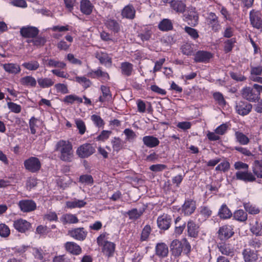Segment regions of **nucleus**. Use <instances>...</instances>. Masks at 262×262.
I'll use <instances>...</instances> for the list:
<instances>
[{
    "mask_svg": "<svg viewBox=\"0 0 262 262\" xmlns=\"http://www.w3.org/2000/svg\"><path fill=\"white\" fill-rule=\"evenodd\" d=\"M253 173L248 171H237L235 173L237 180L244 182H252L256 181V177L262 179V160H255L252 164Z\"/></svg>",
    "mask_w": 262,
    "mask_h": 262,
    "instance_id": "f257e3e1",
    "label": "nucleus"
},
{
    "mask_svg": "<svg viewBox=\"0 0 262 262\" xmlns=\"http://www.w3.org/2000/svg\"><path fill=\"white\" fill-rule=\"evenodd\" d=\"M55 151L58 153V157L62 161L70 162L74 158L73 146L68 140L58 141L55 144Z\"/></svg>",
    "mask_w": 262,
    "mask_h": 262,
    "instance_id": "f03ea898",
    "label": "nucleus"
},
{
    "mask_svg": "<svg viewBox=\"0 0 262 262\" xmlns=\"http://www.w3.org/2000/svg\"><path fill=\"white\" fill-rule=\"evenodd\" d=\"M107 234L104 233L101 234L97 238V243L100 246H102L103 253L108 257H111L115 250V244L114 243L108 242L106 237Z\"/></svg>",
    "mask_w": 262,
    "mask_h": 262,
    "instance_id": "7ed1b4c3",
    "label": "nucleus"
},
{
    "mask_svg": "<svg viewBox=\"0 0 262 262\" xmlns=\"http://www.w3.org/2000/svg\"><path fill=\"white\" fill-rule=\"evenodd\" d=\"M25 168L31 172H36L41 168V163L39 160L34 157H31L24 161Z\"/></svg>",
    "mask_w": 262,
    "mask_h": 262,
    "instance_id": "20e7f679",
    "label": "nucleus"
},
{
    "mask_svg": "<svg viewBox=\"0 0 262 262\" xmlns=\"http://www.w3.org/2000/svg\"><path fill=\"white\" fill-rule=\"evenodd\" d=\"M249 18L251 24L254 28L262 30V14L260 11L252 10L250 12Z\"/></svg>",
    "mask_w": 262,
    "mask_h": 262,
    "instance_id": "39448f33",
    "label": "nucleus"
},
{
    "mask_svg": "<svg viewBox=\"0 0 262 262\" xmlns=\"http://www.w3.org/2000/svg\"><path fill=\"white\" fill-rule=\"evenodd\" d=\"M95 151V148L91 144L86 143L78 147L76 154L81 158H86L93 154Z\"/></svg>",
    "mask_w": 262,
    "mask_h": 262,
    "instance_id": "423d86ee",
    "label": "nucleus"
},
{
    "mask_svg": "<svg viewBox=\"0 0 262 262\" xmlns=\"http://www.w3.org/2000/svg\"><path fill=\"white\" fill-rule=\"evenodd\" d=\"M252 107V105L246 101L242 100L236 101V112L241 116L248 115L251 112Z\"/></svg>",
    "mask_w": 262,
    "mask_h": 262,
    "instance_id": "0eeeda50",
    "label": "nucleus"
},
{
    "mask_svg": "<svg viewBox=\"0 0 262 262\" xmlns=\"http://www.w3.org/2000/svg\"><path fill=\"white\" fill-rule=\"evenodd\" d=\"M88 232L83 227L76 228L69 230L68 235L74 239L82 241L87 236Z\"/></svg>",
    "mask_w": 262,
    "mask_h": 262,
    "instance_id": "6e6552de",
    "label": "nucleus"
},
{
    "mask_svg": "<svg viewBox=\"0 0 262 262\" xmlns=\"http://www.w3.org/2000/svg\"><path fill=\"white\" fill-rule=\"evenodd\" d=\"M242 95L244 98L251 102H254L258 98V93L250 87L243 89Z\"/></svg>",
    "mask_w": 262,
    "mask_h": 262,
    "instance_id": "1a4fd4ad",
    "label": "nucleus"
},
{
    "mask_svg": "<svg viewBox=\"0 0 262 262\" xmlns=\"http://www.w3.org/2000/svg\"><path fill=\"white\" fill-rule=\"evenodd\" d=\"M18 206L24 212H28L34 210L36 208V204L31 200H23L18 203Z\"/></svg>",
    "mask_w": 262,
    "mask_h": 262,
    "instance_id": "9d476101",
    "label": "nucleus"
},
{
    "mask_svg": "<svg viewBox=\"0 0 262 262\" xmlns=\"http://www.w3.org/2000/svg\"><path fill=\"white\" fill-rule=\"evenodd\" d=\"M38 33V29L32 26L23 27L20 30L21 35L25 38H34Z\"/></svg>",
    "mask_w": 262,
    "mask_h": 262,
    "instance_id": "9b49d317",
    "label": "nucleus"
},
{
    "mask_svg": "<svg viewBox=\"0 0 262 262\" xmlns=\"http://www.w3.org/2000/svg\"><path fill=\"white\" fill-rule=\"evenodd\" d=\"M14 228L19 232L25 233L31 227V224L25 220L21 219L13 221Z\"/></svg>",
    "mask_w": 262,
    "mask_h": 262,
    "instance_id": "f8f14e48",
    "label": "nucleus"
},
{
    "mask_svg": "<svg viewBox=\"0 0 262 262\" xmlns=\"http://www.w3.org/2000/svg\"><path fill=\"white\" fill-rule=\"evenodd\" d=\"M184 20L187 21L188 25L191 26H195L198 23V15L195 11V8H191L189 9L187 14L184 15Z\"/></svg>",
    "mask_w": 262,
    "mask_h": 262,
    "instance_id": "ddd939ff",
    "label": "nucleus"
},
{
    "mask_svg": "<svg viewBox=\"0 0 262 262\" xmlns=\"http://www.w3.org/2000/svg\"><path fill=\"white\" fill-rule=\"evenodd\" d=\"M213 57V55L209 52L199 51L196 53L194 60L196 62H208Z\"/></svg>",
    "mask_w": 262,
    "mask_h": 262,
    "instance_id": "4468645a",
    "label": "nucleus"
},
{
    "mask_svg": "<svg viewBox=\"0 0 262 262\" xmlns=\"http://www.w3.org/2000/svg\"><path fill=\"white\" fill-rule=\"evenodd\" d=\"M218 233L219 236L221 239L224 240L228 239L234 234L233 227L229 225H224L220 228Z\"/></svg>",
    "mask_w": 262,
    "mask_h": 262,
    "instance_id": "2eb2a0df",
    "label": "nucleus"
},
{
    "mask_svg": "<svg viewBox=\"0 0 262 262\" xmlns=\"http://www.w3.org/2000/svg\"><path fill=\"white\" fill-rule=\"evenodd\" d=\"M171 222V218L167 214H163L158 217L157 224L158 227L163 230L168 229Z\"/></svg>",
    "mask_w": 262,
    "mask_h": 262,
    "instance_id": "dca6fc26",
    "label": "nucleus"
},
{
    "mask_svg": "<svg viewBox=\"0 0 262 262\" xmlns=\"http://www.w3.org/2000/svg\"><path fill=\"white\" fill-rule=\"evenodd\" d=\"M208 25L214 31H217L220 29V25L218 20V17L214 13L210 12L207 18Z\"/></svg>",
    "mask_w": 262,
    "mask_h": 262,
    "instance_id": "f3484780",
    "label": "nucleus"
},
{
    "mask_svg": "<svg viewBox=\"0 0 262 262\" xmlns=\"http://www.w3.org/2000/svg\"><path fill=\"white\" fill-rule=\"evenodd\" d=\"M3 67L6 72L12 75L18 74L21 71L20 66L17 63H5L3 64Z\"/></svg>",
    "mask_w": 262,
    "mask_h": 262,
    "instance_id": "a211bd4d",
    "label": "nucleus"
},
{
    "mask_svg": "<svg viewBox=\"0 0 262 262\" xmlns=\"http://www.w3.org/2000/svg\"><path fill=\"white\" fill-rule=\"evenodd\" d=\"M64 248L67 251L73 255H79L82 251L80 247L76 243L73 242H67L64 244Z\"/></svg>",
    "mask_w": 262,
    "mask_h": 262,
    "instance_id": "6ab92c4d",
    "label": "nucleus"
},
{
    "mask_svg": "<svg viewBox=\"0 0 262 262\" xmlns=\"http://www.w3.org/2000/svg\"><path fill=\"white\" fill-rule=\"evenodd\" d=\"M196 208L195 202L191 200L186 201L182 206V211L185 215L191 214Z\"/></svg>",
    "mask_w": 262,
    "mask_h": 262,
    "instance_id": "aec40b11",
    "label": "nucleus"
},
{
    "mask_svg": "<svg viewBox=\"0 0 262 262\" xmlns=\"http://www.w3.org/2000/svg\"><path fill=\"white\" fill-rule=\"evenodd\" d=\"M136 10L132 5L126 6L122 10L121 15L123 17L133 19L135 17Z\"/></svg>",
    "mask_w": 262,
    "mask_h": 262,
    "instance_id": "412c9836",
    "label": "nucleus"
},
{
    "mask_svg": "<svg viewBox=\"0 0 262 262\" xmlns=\"http://www.w3.org/2000/svg\"><path fill=\"white\" fill-rule=\"evenodd\" d=\"M94 6L89 0H81L80 2V9L81 12L85 15H90L92 13Z\"/></svg>",
    "mask_w": 262,
    "mask_h": 262,
    "instance_id": "4be33fe9",
    "label": "nucleus"
},
{
    "mask_svg": "<svg viewBox=\"0 0 262 262\" xmlns=\"http://www.w3.org/2000/svg\"><path fill=\"white\" fill-rule=\"evenodd\" d=\"M142 141L144 145L149 148L155 147L160 143L159 139L153 136H144Z\"/></svg>",
    "mask_w": 262,
    "mask_h": 262,
    "instance_id": "5701e85b",
    "label": "nucleus"
},
{
    "mask_svg": "<svg viewBox=\"0 0 262 262\" xmlns=\"http://www.w3.org/2000/svg\"><path fill=\"white\" fill-rule=\"evenodd\" d=\"M187 232L189 236L196 237L199 233V226L193 221L189 220L187 223Z\"/></svg>",
    "mask_w": 262,
    "mask_h": 262,
    "instance_id": "b1692460",
    "label": "nucleus"
},
{
    "mask_svg": "<svg viewBox=\"0 0 262 262\" xmlns=\"http://www.w3.org/2000/svg\"><path fill=\"white\" fill-rule=\"evenodd\" d=\"M95 57L98 59L102 64L105 66H110L112 64L111 58L108 55L104 52H97L95 54Z\"/></svg>",
    "mask_w": 262,
    "mask_h": 262,
    "instance_id": "393cba45",
    "label": "nucleus"
},
{
    "mask_svg": "<svg viewBox=\"0 0 262 262\" xmlns=\"http://www.w3.org/2000/svg\"><path fill=\"white\" fill-rule=\"evenodd\" d=\"M243 255L245 262H255L258 259L256 253L250 249H245L243 252Z\"/></svg>",
    "mask_w": 262,
    "mask_h": 262,
    "instance_id": "a878e982",
    "label": "nucleus"
},
{
    "mask_svg": "<svg viewBox=\"0 0 262 262\" xmlns=\"http://www.w3.org/2000/svg\"><path fill=\"white\" fill-rule=\"evenodd\" d=\"M170 248L173 254L176 256L180 255L183 250L182 244L178 239H174L171 242Z\"/></svg>",
    "mask_w": 262,
    "mask_h": 262,
    "instance_id": "bb28decb",
    "label": "nucleus"
},
{
    "mask_svg": "<svg viewBox=\"0 0 262 262\" xmlns=\"http://www.w3.org/2000/svg\"><path fill=\"white\" fill-rule=\"evenodd\" d=\"M60 221L64 225L76 224L79 222V220L76 215L71 213L63 214L60 217Z\"/></svg>",
    "mask_w": 262,
    "mask_h": 262,
    "instance_id": "cd10ccee",
    "label": "nucleus"
},
{
    "mask_svg": "<svg viewBox=\"0 0 262 262\" xmlns=\"http://www.w3.org/2000/svg\"><path fill=\"white\" fill-rule=\"evenodd\" d=\"M104 24L106 28L114 32L117 33L120 30V24L115 19L108 18L105 20Z\"/></svg>",
    "mask_w": 262,
    "mask_h": 262,
    "instance_id": "c85d7f7f",
    "label": "nucleus"
},
{
    "mask_svg": "<svg viewBox=\"0 0 262 262\" xmlns=\"http://www.w3.org/2000/svg\"><path fill=\"white\" fill-rule=\"evenodd\" d=\"M37 81L35 78L32 76H26L20 79V83L21 85L32 88L36 86Z\"/></svg>",
    "mask_w": 262,
    "mask_h": 262,
    "instance_id": "c756f323",
    "label": "nucleus"
},
{
    "mask_svg": "<svg viewBox=\"0 0 262 262\" xmlns=\"http://www.w3.org/2000/svg\"><path fill=\"white\" fill-rule=\"evenodd\" d=\"M86 204V202L82 200L74 199L66 202V206L70 209L82 208Z\"/></svg>",
    "mask_w": 262,
    "mask_h": 262,
    "instance_id": "7c9ffc66",
    "label": "nucleus"
},
{
    "mask_svg": "<svg viewBox=\"0 0 262 262\" xmlns=\"http://www.w3.org/2000/svg\"><path fill=\"white\" fill-rule=\"evenodd\" d=\"M39 86L41 88H47L53 86L54 81L48 77H40L37 79Z\"/></svg>",
    "mask_w": 262,
    "mask_h": 262,
    "instance_id": "2f4dec72",
    "label": "nucleus"
},
{
    "mask_svg": "<svg viewBox=\"0 0 262 262\" xmlns=\"http://www.w3.org/2000/svg\"><path fill=\"white\" fill-rule=\"evenodd\" d=\"M156 254L160 257H164L168 253V247L164 243H159L156 248Z\"/></svg>",
    "mask_w": 262,
    "mask_h": 262,
    "instance_id": "473e14b6",
    "label": "nucleus"
},
{
    "mask_svg": "<svg viewBox=\"0 0 262 262\" xmlns=\"http://www.w3.org/2000/svg\"><path fill=\"white\" fill-rule=\"evenodd\" d=\"M121 73L126 76H129L131 75L133 70V65L128 62H122L121 64Z\"/></svg>",
    "mask_w": 262,
    "mask_h": 262,
    "instance_id": "72a5a7b5",
    "label": "nucleus"
},
{
    "mask_svg": "<svg viewBox=\"0 0 262 262\" xmlns=\"http://www.w3.org/2000/svg\"><path fill=\"white\" fill-rule=\"evenodd\" d=\"M101 90L102 93V96L99 97V100L102 102L110 100L112 98V95L110 93L109 88L102 85L101 86Z\"/></svg>",
    "mask_w": 262,
    "mask_h": 262,
    "instance_id": "f704fd0d",
    "label": "nucleus"
},
{
    "mask_svg": "<svg viewBox=\"0 0 262 262\" xmlns=\"http://www.w3.org/2000/svg\"><path fill=\"white\" fill-rule=\"evenodd\" d=\"M169 4L171 8L176 12L179 13H183L184 12L186 6L181 1L173 0Z\"/></svg>",
    "mask_w": 262,
    "mask_h": 262,
    "instance_id": "c9c22d12",
    "label": "nucleus"
},
{
    "mask_svg": "<svg viewBox=\"0 0 262 262\" xmlns=\"http://www.w3.org/2000/svg\"><path fill=\"white\" fill-rule=\"evenodd\" d=\"M158 27L161 31H167L172 30L173 26L170 20L165 18L160 21Z\"/></svg>",
    "mask_w": 262,
    "mask_h": 262,
    "instance_id": "e433bc0d",
    "label": "nucleus"
},
{
    "mask_svg": "<svg viewBox=\"0 0 262 262\" xmlns=\"http://www.w3.org/2000/svg\"><path fill=\"white\" fill-rule=\"evenodd\" d=\"M218 214L219 216L223 219H227L232 216L231 211L225 204L222 205L219 210Z\"/></svg>",
    "mask_w": 262,
    "mask_h": 262,
    "instance_id": "4c0bfd02",
    "label": "nucleus"
},
{
    "mask_svg": "<svg viewBox=\"0 0 262 262\" xmlns=\"http://www.w3.org/2000/svg\"><path fill=\"white\" fill-rule=\"evenodd\" d=\"M22 66L28 70L35 71L39 68V63L37 60H30L24 62Z\"/></svg>",
    "mask_w": 262,
    "mask_h": 262,
    "instance_id": "58836bf2",
    "label": "nucleus"
},
{
    "mask_svg": "<svg viewBox=\"0 0 262 262\" xmlns=\"http://www.w3.org/2000/svg\"><path fill=\"white\" fill-rule=\"evenodd\" d=\"M47 61V66L50 67L58 68L61 69H64L66 67V64L64 62L54 59H49Z\"/></svg>",
    "mask_w": 262,
    "mask_h": 262,
    "instance_id": "ea45409f",
    "label": "nucleus"
},
{
    "mask_svg": "<svg viewBox=\"0 0 262 262\" xmlns=\"http://www.w3.org/2000/svg\"><path fill=\"white\" fill-rule=\"evenodd\" d=\"M63 101L68 104H72L75 101L80 103L82 102V99L75 95H69L64 97Z\"/></svg>",
    "mask_w": 262,
    "mask_h": 262,
    "instance_id": "a19ab883",
    "label": "nucleus"
},
{
    "mask_svg": "<svg viewBox=\"0 0 262 262\" xmlns=\"http://www.w3.org/2000/svg\"><path fill=\"white\" fill-rule=\"evenodd\" d=\"M235 136L236 140L242 145H247L249 142V139L243 133L236 132Z\"/></svg>",
    "mask_w": 262,
    "mask_h": 262,
    "instance_id": "79ce46f5",
    "label": "nucleus"
},
{
    "mask_svg": "<svg viewBox=\"0 0 262 262\" xmlns=\"http://www.w3.org/2000/svg\"><path fill=\"white\" fill-rule=\"evenodd\" d=\"M114 151L118 152L123 146V141L119 138H114L111 141Z\"/></svg>",
    "mask_w": 262,
    "mask_h": 262,
    "instance_id": "37998d69",
    "label": "nucleus"
},
{
    "mask_svg": "<svg viewBox=\"0 0 262 262\" xmlns=\"http://www.w3.org/2000/svg\"><path fill=\"white\" fill-rule=\"evenodd\" d=\"M75 80L76 82L81 84L84 89L89 88L92 84L90 80L84 76H76Z\"/></svg>",
    "mask_w": 262,
    "mask_h": 262,
    "instance_id": "c03bdc74",
    "label": "nucleus"
},
{
    "mask_svg": "<svg viewBox=\"0 0 262 262\" xmlns=\"http://www.w3.org/2000/svg\"><path fill=\"white\" fill-rule=\"evenodd\" d=\"M182 53L187 56H190L193 54V45L185 43L181 46V48Z\"/></svg>",
    "mask_w": 262,
    "mask_h": 262,
    "instance_id": "a18cd8bd",
    "label": "nucleus"
},
{
    "mask_svg": "<svg viewBox=\"0 0 262 262\" xmlns=\"http://www.w3.org/2000/svg\"><path fill=\"white\" fill-rule=\"evenodd\" d=\"M220 251L224 255L232 256L234 254L233 250L231 249L229 245L226 244L221 245L219 247Z\"/></svg>",
    "mask_w": 262,
    "mask_h": 262,
    "instance_id": "49530a36",
    "label": "nucleus"
},
{
    "mask_svg": "<svg viewBox=\"0 0 262 262\" xmlns=\"http://www.w3.org/2000/svg\"><path fill=\"white\" fill-rule=\"evenodd\" d=\"M233 217L237 221L244 222L247 219V214L243 210H238L234 213Z\"/></svg>",
    "mask_w": 262,
    "mask_h": 262,
    "instance_id": "de8ad7c7",
    "label": "nucleus"
},
{
    "mask_svg": "<svg viewBox=\"0 0 262 262\" xmlns=\"http://www.w3.org/2000/svg\"><path fill=\"white\" fill-rule=\"evenodd\" d=\"M244 207L249 213L251 214H256L259 212V210L255 206L253 205L249 202L244 203Z\"/></svg>",
    "mask_w": 262,
    "mask_h": 262,
    "instance_id": "09e8293b",
    "label": "nucleus"
},
{
    "mask_svg": "<svg viewBox=\"0 0 262 262\" xmlns=\"http://www.w3.org/2000/svg\"><path fill=\"white\" fill-rule=\"evenodd\" d=\"M251 231L256 235H262V225L258 222H255L251 228Z\"/></svg>",
    "mask_w": 262,
    "mask_h": 262,
    "instance_id": "8fccbe9b",
    "label": "nucleus"
},
{
    "mask_svg": "<svg viewBox=\"0 0 262 262\" xmlns=\"http://www.w3.org/2000/svg\"><path fill=\"white\" fill-rule=\"evenodd\" d=\"M127 214L130 220H137L142 214L141 211H138L137 209H133L129 210Z\"/></svg>",
    "mask_w": 262,
    "mask_h": 262,
    "instance_id": "3c124183",
    "label": "nucleus"
},
{
    "mask_svg": "<svg viewBox=\"0 0 262 262\" xmlns=\"http://www.w3.org/2000/svg\"><path fill=\"white\" fill-rule=\"evenodd\" d=\"M10 234L9 227L5 224H0V236L3 237H7Z\"/></svg>",
    "mask_w": 262,
    "mask_h": 262,
    "instance_id": "603ef678",
    "label": "nucleus"
},
{
    "mask_svg": "<svg viewBox=\"0 0 262 262\" xmlns=\"http://www.w3.org/2000/svg\"><path fill=\"white\" fill-rule=\"evenodd\" d=\"M262 73V66L251 67V75L250 79L252 80V77H256Z\"/></svg>",
    "mask_w": 262,
    "mask_h": 262,
    "instance_id": "864d4df0",
    "label": "nucleus"
},
{
    "mask_svg": "<svg viewBox=\"0 0 262 262\" xmlns=\"http://www.w3.org/2000/svg\"><path fill=\"white\" fill-rule=\"evenodd\" d=\"M235 39L234 38L228 39L225 42L224 50L225 52L228 53L230 52L234 46V44L235 43Z\"/></svg>",
    "mask_w": 262,
    "mask_h": 262,
    "instance_id": "5fc2aeb1",
    "label": "nucleus"
},
{
    "mask_svg": "<svg viewBox=\"0 0 262 262\" xmlns=\"http://www.w3.org/2000/svg\"><path fill=\"white\" fill-rule=\"evenodd\" d=\"M96 78H101L103 81H107L110 79L108 74L106 72L102 71L100 68L96 70Z\"/></svg>",
    "mask_w": 262,
    "mask_h": 262,
    "instance_id": "6e6d98bb",
    "label": "nucleus"
},
{
    "mask_svg": "<svg viewBox=\"0 0 262 262\" xmlns=\"http://www.w3.org/2000/svg\"><path fill=\"white\" fill-rule=\"evenodd\" d=\"M123 133L126 136V140L128 141H132L136 138L135 133L129 128H126L124 130Z\"/></svg>",
    "mask_w": 262,
    "mask_h": 262,
    "instance_id": "4d7b16f0",
    "label": "nucleus"
},
{
    "mask_svg": "<svg viewBox=\"0 0 262 262\" xmlns=\"http://www.w3.org/2000/svg\"><path fill=\"white\" fill-rule=\"evenodd\" d=\"M230 167L229 162L227 161H224L216 167L215 170L226 172L229 169Z\"/></svg>",
    "mask_w": 262,
    "mask_h": 262,
    "instance_id": "13d9d810",
    "label": "nucleus"
},
{
    "mask_svg": "<svg viewBox=\"0 0 262 262\" xmlns=\"http://www.w3.org/2000/svg\"><path fill=\"white\" fill-rule=\"evenodd\" d=\"M54 87L58 93L62 94H67L69 93L67 85L63 83H57L55 84Z\"/></svg>",
    "mask_w": 262,
    "mask_h": 262,
    "instance_id": "bf43d9fd",
    "label": "nucleus"
},
{
    "mask_svg": "<svg viewBox=\"0 0 262 262\" xmlns=\"http://www.w3.org/2000/svg\"><path fill=\"white\" fill-rule=\"evenodd\" d=\"M91 120L95 125L99 127H102L104 124L102 119L99 116L97 115H93L91 116Z\"/></svg>",
    "mask_w": 262,
    "mask_h": 262,
    "instance_id": "052dcab7",
    "label": "nucleus"
},
{
    "mask_svg": "<svg viewBox=\"0 0 262 262\" xmlns=\"http://www.w3.org/2000/svg\"><path fill=\"white\" fill-rule=\"evenodd\" d=\"M7 105L8 108L13 113H19L21 112V107L20 105L12 102H8Z\"/></svg>",
    "mask_w": 262,
    "mask_h": 262,
    "instance_id": "680f3d73",
    "label": "nucleus"
},
{
    "mask_svg": "<svg viewBox=\"0 0 262 262\" xmlns=\"http://www.w3.org/2000/svg\"><path fill=\"white\" fill-rule=\"evenodd\" d=\"M262 243V238L261 239L258 238H254L250 239L249 242V245L254 249L260 247Z\"/></svg>",
    "mask_w": 262,
    "mask_h": 262,
    "instance_id": "e2e57ef3",
    "label": "nucleus"
},
{
    "mask_svg": "<svg viewBox=\"0 0 262 262\" xmlns=\"http://www.w3.org/2000/svg\"><path fill=\"white\" fill-rule=\"evenodd\" d=\"M151 231L150 226L146 225L142 230L141 235V240L142 241H146L149 236Z\"/></svg>",
    "mask_w": 262,
    "mask_h": 262,
    "instance_id": "0e129e2a",
    "label": "nucleus"
},
{
    "mask_svg": "<svg viewBox=\"0 0 262 262\" xmlns=\"http://www.w3.org/2000/svg\"><path fill=\"white\" fill-rule=\"evenodd\" d=\"M213 98L216 101L218 104L220 105H224L226 104V101L224 99L223 95L220 92H215L213 95Z\"/></svg>",
    "mask_w": 262,
    "mask_h": 262,
    "instance_id": "69168bd1",
    "label": "nucleus"
},
{
    "mask_svg": "<svg viewBox=\"0 0 262 262\" xmlns=\"http://www.w3.org/2000/svg\"><path fill=\"white\" fill-rule=\"evenodd\" d=\"M75 123L77 128L79 130V134L81 135L84 134L86 129L85 125L84 122L81 120L78 119L75 121Z\"/></svg>",
    "mask_w": 262,
    "mask_h": 262,
    "instance_id": "338daca9",
    "label": "nucleus"
},
{
    "mask_svg": "<svg viewBox=\"0 0 262 262\" xmlns=\"http://www.w3.org/2000/svg\"><path fill=\"white\" fill-rule=\"evenodd\" d=\"M184 30L192 38L196 39L199 37L198 32L196 30L189 27H185Z\"/></svg>",
    "mask_w": 262,
    "mask_h": 262,
    "instance_id": "774afa93",
    "label": "nucleus"
}]
</instances>
